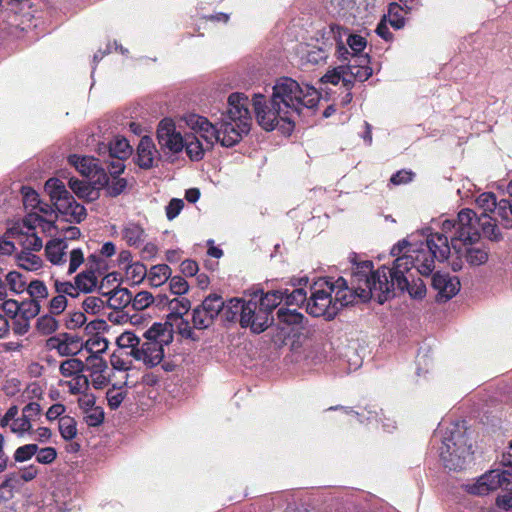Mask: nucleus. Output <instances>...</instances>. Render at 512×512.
<instances>
[{
    "mask_svg": "<svg viewBox=\"0 0 512 512\" xmlns=\"http://www.w3.org/2000/svg\"><path fill=\"white\" fill-rule=\"evenodd\" d=\"M449 255L448 236L431 233L426 239V245H422L415 255H404L395 259L391 268L383 265L374 270L371 261L367 285L372 290V298L383 304L394 297L397 290L401 293L408 292L412 298L422 299L426 294V285L421 278L414 279L412 268H416L423 276H429L435 268V260L443 262Z\"/></svg>",
    "mask_w": 512,
    "mask_h": 512,
    "instance_id": "1",
    "label": "nucleus"
},
{
    "mask_svg": "<svg viewBox=\"0 0 512 512\" xmlns=\"http://www.w3.org/2000/svg\"><path fill=\"white\" fill-rule=\"evenodd\" d=\"M320 101L319 92L310 85H300L290 77L279 78L273 86L269 102L263 94H254L252 105L258 124L266 131L279 129L290 135L295 118L303 109L313 110Z\"/></svg>",
    "mask_w": 512,
    "mask_h": 512,
    "instance_id": "2",
    "label": "nucleus"
},
{
    "mask_svg": "<svg viewBox=\"0 0 512 512\" xmlns=\"http://www.w3.org/2000/svg\"><path fill=\"white\" fill-rule=\"evenodd\" d=\"M370 266V260L355 262L349 280L338 277L325 281L327 289L313 288L306 303L307 313L332 320L343 307L372 299V290L367 285Z\"/></svg>",
    "mask_w": 512,
    "mask_h": 512,
    "instance_id": "3",
    "label": "nucleus"
},
{
    "mask_svg": "<svg viewBox=\"0 0 512 512\" xmlns=\"http://www.w3.org/2000/svg\"><path fill=\"white\" fill-rule=\"evenodd\" d=\"M478 221L474 210L464 208L459 211L457 219L443 221L440 232L448 236L450 252L453 250L454 254H464V258L472 266L482 265L488 260L487 249L475 246L480 239L476 226Z\"/></svg>",
    "mask_w": 512,
    "mask_h": 512,
    "instance_id": "4",
    "label": "nucleus"
},
{
    "mask_svg": "<svg viewBox=\"0 0 512 512\" xmlns=\"http://www.w3.org/2000/svg\"><path fill=\"white\" fill-rule=\"evenodd\" d=\"M248 97L235 92L228 97V109L222 113L219 121L220 144L223 147H233L238 144L251 127V114Z\"/></svg>",
    "mask_w": 512,
    "mask_h": 512,
    "instance_id": "5",
    "label": "nucleus"
},
{
    "mask_svg": "<svg viewBox=\"0 0 512 512\" xmlns=\"http://www.w3.org/2000/svg\"><path fill=\"white\" fill-rule=\"evenodd\" d=\"M472 453V444L465 423H452L445 432L440 452L444 466L449 470H461L465 466L466 458Z\"/></svg>",
    "mask_w": 512,
    "mask_h": 512,
    "instance_id": "6",
    "label": "nucleus"
},
{
    "mask_svg": "<svg viewBox=\"0 0 512 512\" xmlns=\"http://www.w3.org/2000/svg\"><path fill=\"white\" fill-rule=\"evenodd\" d=\"M501 463L509 467L507 470L493 469L485 473L476 483L467 486V491L473 495H487L491 491L502 488L506 491H512V442L508 450L502 455Z\"/></svg>",
    "mask_w": 512,
    "mask_h": 512,
    "instance_id": "7",
    "label": "nucleus"
},
{
    "mask_svg": "<svg viewBox=\"0 0 512 512\" xmlns=\"http://www.w3.org/2000/svg\"><path fill=\"white\" fill-rule=\"evenodd\" d=\"M68 162L82 176L90 179L94 185L103 186L108 184V174L99 159L93 156L72 154L68 157Z\"/></svg>",
    "mask_w": 512,
    "mask_h": 512,
    "instance_id": "8",
    "label": "nucleus"
},
{
    "mask_svg": "<svg viewBox=\"0 0 512 512\" xmlns=\"http://www.w3.org/2000/svg\"><path fill=\"white\" fill-rule=\"evenodd\" d=\"M223 309V298L217 294L208 295L192 312L193 327L198 330L207 329Z\"/></svg>",
    "mask_w": 512,
    "mask_h": 512,
    "instance_id": "9",
    "label": "nucleus"
},
{
    "mask_svg": "<svg viewBox=\"0 0 512 512\" xmlns=\"http://www.w3.org/2000/svg\"><path fill=\"white\" fill-rule=\"evenodd\" d=\"M187 125L200 134L207 144L213 145L215 142L220 143L219 122L211 123L206 117L197 114H190L186 117Z\"/></svg>",
    "mask_w": 512,
    "mask_h": 512,
    "instance_id": "10",
    "label": "nucleus"
},
{
    "mask_svg": "<svg viewBox=\"0 0 512 512\" xmlns=\"http://www.w3.org/2000/svg\"><path fill=\"white\" fill-rule=\"evenodd\" d=\"M432 287L438 292L437 299L447 301L460 290V281L456 276L448 273L436 272L432 276Z\"/></svg>",
    "mask_w": 512,
    "mask_h": 512,
    "instance_id": "11",
    "label": "nucleus"
},
{
    "mask_svg": "<svg viewBox=\"0 0 512 512\" xmlns=\"http://www.w3.org/2000/svg\"><path fill=\"white\" fill-rule=\"evenodd\" d=\"M5 236L16 239L19 245L22 246L23 251H40L43 246L42 239L35 231L22 230L19 224H13L9 227Z\"/></svg>",
    "mask_w": 512,
    "mask_h": 512,
    "instance_id": "12",
    "label": "nucleus"
},
{
    "mask_svg": "<svg viewBox=\"0 0 512 512\" xmlns=\"http://www.w3.org/2000/svg\"><path fill=\"white\" fill-rule=\"evenodd\" d=\"M47 346L55 349L61 356H74L82 347L81 339L70 333H60L47 340Z\"/></svg>",
    "mask_w": 512,
    "mask_h": 512,
    "instance_id": "13",
    "label": "nucleus"
},
{
    "mask_svg": "<svg viewBox=\"0 0 512 512\" xmlns=\"http://www.w3.org/2000/svg\"><path fill=\"white\" fill-rule=\"evenodd\" d=\"M327 35V41L333 42L335 45V55L341 62L352 61V52L346 46V42L343 40V35H347V29L343 28L338 24H330L329 29L324 32V36Z\"/></svg>",
    "mask_w": 512,
    "mask_h": 512,
    "instance_id": "14",
    "label": "nucleus"
},
{
    "mask_svg": "<svg viewBox=\"0 0 512 512\" xmlns=\"http://www.w3.org/2000/svg\"><path fill=\"white\" fill-rule=\"evenodd\" d=\"M55 209L65 216V220L70 223H81L87 216L85 207L78 203L71 194L57 202Z\"/></svg>",
    "mask_w": 512,
    "mask_h": 512,
    "instance_id": "15",
    "label": "nucleus"
},
{
    "mask_svg": "<svg viewBox=\"0 0 512 512\" xmlns=\"http://www.w3.org/2000/svg\"><path fill=\"white\" fill-rule=\"evenodd\" d=\"M109 277L110 275L105 276L99 286V292L108 296V306L113 310H121L131 305L132 293L127 288L117 287L111 291H104L105 282H109Z\"/></svg>",
    "mask_w": 512,
    "mask_h": 512,
    "instance_id": "16",
    "label": "nucleus"
},
{
    "mask_svg": "<svg viewBox=\"0 0 512 512\" xmlns=\"http://www.w3.org/2000/svg\"><path fill=\"white\" fill-rule=\"evenodd\" d=\"M164 344L160 342H144L140 349L134 351V357L146 365L154 367L164 358Z\"/></svg>",
    "mask_w": 512,
    "mask_h": 512,
    "instance_id": "17",
    "label": "nucleus"
},
{
    "mask_svg": "<svg viewBox=\"0 0 512 512\" xmlns=\"http://www.w3.org/2000/svg\"><path fill=\"white\" fill-rule=\"evenodd\" d=\"M349 63L346 64L347 75H350L354 80L359 82H364L368 80L372 74L373 69L370 66V56L368 54L365 55H355Z\"/></svg>",
    "mask_w": 512,
    "mask_h": 512,
    "instance_id": "18",
    "label": "nucleus"
},
{
    "mask_svg": "<svg viewBox=\"0 0 512 512\" xmlns=\"http://www.w3.org/2000/svg\"><path fill=\"white\" fill-rule=\"evenodd\" d=\"M155 152L153 140L149 136L142 137L137 147L136 164L142 169H150L153 166Z\"/></svg>",
    "mask_w": 512,
    "mask_h": 512,
    "instance_id": "19",
    "label": "nucleus"
},
{
    "mask_svg": "<svg viewBox=\"0 0 512 512\" xmlns=\"http://www.w3.org/2000/svg\"><path fill=\"white\" fill-rule=\"evenodd\" d=\"M145 342H160L168 344L172 336V324L170 323H154L147 331L144 332Z\"/></svg>",
    "mask_w": 512,
    "mask_h": 512,
    "instance_id": "20",
    "label": "nucleus"
},
{
    "mask_svg": "<svg viewBox=\"0 0 512 512\" xmlns=\"http://www.w3.org/2000/svg\"><path fill=\"white\" fill-rule=\"evenodd\" d=\"M67 243L64 239H52L45 246L47 259L54 265H61L66 262Z\"/></svg>",
    "mask_w": 512,
    "mask_h": 512,
    "instance_id": "21",
    "label": "nucleus"
},
{
    "mask_svg": "<svg viewBox=\"0 0 512 512\" xmlns=\"http://www.w3.org/2000/svg\"><path fill=\"white\" fill-rule=\"evenodd\" d=\"M96 273V269L91 265L75 276L74 280L79 292L90 293L96 288L98 283Z\"/></svg>",
    "mask_w": 512,
    "mask_h": 512,
    "instance_id": "22",
    "label": "nucleus"
},
{
    "mask_svg": "<svg viewBox=\"0 0 512 512\" xmlns=\"http://www.w3.org/2000/svg\"><path fill=\"white\" fill-rule=\"evenodd\" d=\"M145 236L143 227L134 222H129L122 229V238L129 246L138 247L144 242Z\"/></svg>",
    "mask_w": 512,
    "mask_h": 512,
    "instance_id": "23",
    "label": "nucleus"
},
{
    "mask_svg": "<svg viewBox=\"0 0 512 512\" xmlns=\"http://www.w3.org/2000/svg\"><path fill=\"white\" fill-rule=\"evenodd\" d=\"M323 39L325 41H323L322 46H313L307 51L306 60L308 63L318 65L326 62L333 47V42L327 41V35H323Z\"/></svg>",
    "mask_w": 512,
    "mask_h": 512,
    "instance_id": "24",
    "label": "nucleus"
},
{
    "mask_svg": "<svg viewBox=\"0 0 512 512\" xmlns=\"http://www.w3.org/2000/svg\"><path fill=\"white\" fill-rule=\"evenodd\" d=\"M507 193L510 199H501L498 201L497 208L494 212L501 218V224L505 228L512 226V219L510 218V215H512V180L507 186Z\"/></svg>",
    "mask_w": 512,
    "mask_h": 512,
    "instance_id": "25",
    "label": "nucleus"
},
{
    "mask_svg": "<svg viewBox=\"0 0 512 512\" xmlns=\"http://www.w3.org/2000/svg\"><path fill=\"white\" fill-rule=\"evenodd\" d=\"M44 190L49 195L54 206L57 202H60L70 194L66 189L65 184L58 178L48 179L45 183Z\"/></svg>",
    "mask_w": 512,
    "mask_h": 512,
    "instance_id": "26",
    "label": "nucleus"
},
{
    "mask_svg": "<svg viewBox=\"0 0 512 512\" xmlns=\"http://www.w3.org/2000/svg\"><path fill=\"white\" fill-rule=\"evenodd\" d=\"M172 270L167 264L154 265L147 271V278L152 287L163 285L171 276Z\"/></svg>",
    "mask_w": 512,
    "mask_h": 512,
    "instance_id": "27",
    "label": "nucleus"
},
{
    "mask_svg": "<svg viewBox=\"0 0 512 512\" xmlns=\"http://www.w3.org/2000/svg\"><path fill=\"white\" fill-rule=\"evenodd\" d=\"M497 199L494 193L492 192H484L480 194L476 199V204L479 208L483 210L481 216H477V219L479 221L476 223V226L478 227V224L482 219H485L486 217H490L489 213H494L497 208Z\"/></svg>",
    "mask_w": 512,
    "mask_h": 512,
    "instance_id": "28",
    "label": "nucleus"
},
{
    "mask_svg": "<svg viewBox=\"0 0 512 512\" xmlns=\"http://www.w3.org/2000/svg\"><path fill=\"white\" fill-rule=\"evenodd\" d=\"M106 149L110 158L127 159L132 153V148L124 137H116Z\"/></svg>",
    "mask_w": 512,
    "mask_h": 512,
    "instance_id": "29",
    "label": "nucleus"
},
{
    "mask_svg": "<svg viewBox=\"0 0 512 512\" xmlns=\"http://www.w3.org/2000/svg\"><path fill=\"white\" fill-rule=\"evenodd\" d=\"M243 308L244 300L234 298L230 299L227 303L223 301V309L221 310V312H223L225 320L229 322H234L235 320H237L238 316L239 320L242 319Z\"/></svg>",
    "mask_w": 512,
    "mask_h": 512,
    "instance_id": "30",
    "label": "nucleus"
},
{
    "mask_svg": "<svg viewBox=\"0 0 512 512\" xmlns=\"http://www.w3.org/2000/svg\"><path fill=\"white\" fill-rule=\"evenodd\" d=\"M85 369L86 365L82 360L71 357L60 364L59 372L63 377L69 378L83 373Z\"/></svg>",
    "mask_w": 512,
    "mask_h": 512,
    "instance_id": "31",
    "label": "nucleus"
},
{
    "mask_svg": "<svg viewBox=\"0 0 512 512\" xmlns=\"http://www.w3.org/2000/svg\"><path fill=\"white\" fill-rule=\"evenodd\" d=\"M184 147L191 160L199 161L203 158L204 149L198 137L194 135H187L185 137Z\"/></svg>",
    "mask_w": 512,
    "mask_h": 512,
    "instance_id": "32",
    "label": "nucleus"
},
{
    "mask_svg": "<svg viewBox=\"0 0 512 512\" xmlns=\"http://www.w3.org/2000/svg\"><path fill=\"white\" fill-rule=\"evenodd\" d=\"M284 293L281 290H273L269 291L266 294H264L258 302L260 307L267 310L269 313H272V311L282 302L284 301Z\"/></svg>",
    "mask_w": 512,
    "mask_h": 512,
    "instance_id": "33",
    "label": "nucleus"
},
{
    "mask_svg": "<svg viewBox=\"0 0 512 512\" xmlns=\"http://www.w3.org/2000/svg\"><path fill=\"white\" fill-rule=\"evenodd\" d=\"M59 323L52 314H45L36 320V330L40 335L48 336L58 329Z\"/></svg>",
    "mask_w": 512,
    "mask_h": 512,
    "instance_id": "34",
    "label": "nucleus"
},
{
    "mask_svg": "<svg viewBox=\"0 0 512 512\" xmlns=\"http://www.w3.org/2000/svg\"><path fill=\"white\" fill-rule=\"evenodd\" d=\"M68 185L79 198H84L90 201L94 199L92 196L95 193L94 187H92L90 183L72 177L70 178Z\"/></svg>",
    "mask_w": 512,
    "mask_h": 512,
    "instance_id": "35",
    "label": "nucleus"
},
{
    "mask_svg": "<svg viewBox=\"0 0 512 512\" xmlns=\"http://www.w3.org/2000/svg\"><path fill=\"white\" fill-rule=\"evenodd\" d=\"M59 432L63 439L72 440L77 435V423L76 420L69 416L65 415L59 418L58 420Z\"/></svg>",
    "mask_w": 512,
    "mask_h": 512,
    "instance_id": "36",
    "label": "nucleus"
},
{
    "mask_svg": "<svg viewBox=\"0 0 512 512\" xmlns=\"http://www.w3.org/2000/svg\"><path fill=\"white\" fill-rule=\"evenodd\" d=\"M404 7L396 2L390 3L388 7V21L395 29H401L405 25Z\"/></svg>",
    "mask_w": 512,
    "mask_h": 512,
    "instance_id": "37",
    "label": "nucleus"
},
{
    "mask_svg": "<svg viewBox=\"0 0 512 512\" xmlns=\"http://www.w3.org/2000/svg\"><path fill=\"white\" fill-rule=\"evenodd\" d=\"M71 380L65 381L64 386L72 395L82 394L89 388V380L83 373L70 377Z\"/></svg>",
    "mask_w": 512,
    "mask_h": 512,
    "instance_id": "38",
    "label": "nucleus"
},
{
    "mask_svg": "<svg viewBox=\"0 0 512 512\" xmlns=\"http://www.w3.org/2000/svg\"><path fill=\"white\" fill-rule=\"evenodd\" d=\"M479 225H481L484 236L489 240L498 242L502 239V233L497 226L496 219H493L491 216L486 217L479 222Z\"/></svg>",
    "mask_w": 512,
    "mask_h": 512,
    "instance_id": "39",
    "label": "nucleus"
},
{
    "mask_svg": "<svg viewBox=\"0 0 512 512\" xmlns=\"http://www.w3.org/2000/svg\"><path fill=\"white\" fill-rule=\"evenodd\" d=\"M277 318L280 323L286 325H299L304 319V315L296 309L281 307L277 311Z\"/></svg>",
    "mask_w": 512,
    "mask_h": 512,
    "instance_id": "40",
    "label": "nucleus"
},
{
    "mask_svg": "<svg viewBox=\"0 0 512 512\" xmlns=\"http://www.w3.org/2000/svg\"><path fill=\"white\" fill-rule=\"evenodd\" d=\"M270 315L271 313H269L264 308L260 307L258 313L255 315V318H253V320L250 321L248 327L254 333H261L265 331V329L268 328L269 326L270 320H272Z\"/></svg>",
    "mask_w": 512,
    "mask_h": 512,
    "instance_id": "41",
    "label": "nucleus"
},
{
    "mask_svg": "<svg viewBox=\"0 0 512 512\" xmlns=\"http://www.w3.org/2000/svg\"><path fill=\"white\" fill-rule=\"evenodd\" d=\"M127 180L119 176H112L111 180L108 176V184L98 186V188H106L107 194L111 197L119 196L127 187Z\"/></svg>",
    "mask_w": 512,
    "mask_h": 512,
    "instance_id": "42",
    "label": "nucleus"
},
{
    "mask_svg": "<svg viewBox=\"0 0 512 512\" xmlns=\"http://www.w3.org/2000/svg\"><path fill=\"white\" fill-rule=\"evenodd\" d=\"M191 307V302L187 298H174L169 302V309L171 313L169 318H181L186 314Z\"/></svg>",
    "mask_w": 512,
    "mask_h": 512,
    "instance_id": "43",
    "label": "nucleus"
},
{
    "mask_svg": "<svg viewBox=\"0 0 512 512\" xmlns=\"http://www.w3.org/2000/svg\"><path fill=\"white\" fill-rule=\"evenodd\" d=\"M184 141L185 138H183L180 133L174 132L170 133L169 137L163 138L159 144L162 148H167L173 153H178L184 148Z\"/></svg>",
    "mask_w": 512,
    "mask_h": 512,
    "instance_id": "44",
    "label": "nucleus"
},
{
    "mask_svg": "<svg viewBox=\"0 0 512 512\" xmlns=\"http://www.w3.org/2000/svg\"><path fill=\"white\" fill-rule=\"evenodd\" d=\"M7 284L10 290L15 293H21L27 288L25 276L17 271H11L6 275Z\"/></svg>",
    "mask_w": 512,
    "mask_h": 512,
    "instance_id": "45",
    "label": "nucleus"
},
{
    "mask_svg": "<svg viewBox=\"0 0 512 512\" xmlns=\"http://www.w3.org/2000/svg\"><path fill=\"white\" fill-rule=\"evenodd\" d=\"M126 274L133 283L139 284L147 277V268L140 262L131 263L126 267Z\"/></svg>",
    "mask_w": 512,
    "mask_h": 512,
    "instance_id": "46",
    "label": "nucleus"
},
{
    "mask_svg": "<svg viewBox=\"0 0 512 512\" xmlns=\"http://www.w3.org/2000/svg\"><path fill=\"white\" fill-rule=\"evenodd\" d=\"M20 310H19V316L31 320L35 318L41 310V306L39 301L36 300H26L20 302Z\"/></svg>",
    "mask_w": 512,
    "mask_h": 512,
    "instance_id": "47",
    "label": "nucleus"
},
{
    "mask_svg": "<svg viewBox=\"0 0 512 512\" xmlns=\"http://www.w3.org/2000/svg\"><path fill=\"white\" fill-rule=\"evenodd\" d=\"M284 293V302L286 305H301L307 302V292L303 288H294L291 292L288 289L282 290Z\"/></svg>",
    "mask_w": 512,
    "mask_h": 512,
    "instance_id": "48",
    "label": "nucleus"
},
{
    "mask_svg": "<svg viewBox=\"0 0 512 512\" xmlns=\"http://www.w3.org/2000/svg\"><path fill=\"white\" fill-rule=\"evenodd\" d=\"M346 36V44L352 51V58L355 57V55H364L362 52L367 45L366 39L361 35L349 34L348 32Z\"/></svg>",
    "mask_w": 512,
    "mask_h": 512,
    "instance_id": "49",
    "label": "nucleus"
},
{
    "mask_svg": "<svg viewBox=\"0 0 512 512\" xmlns=\"http://www.w3.org/2000/svg\"><path fill=\"white\" fill-rule=\"evenodd\" d=\"M259 309L260 305L258 304L257 301H244L243 315L242 319H240V325L243 328H248L250 321H252L253 318H255V315L258 313Z\"/></svg>",
    "mask_w": 512,
    "mask_h": 512,
    "instance_id": "50",
    "label": "nucleus"
},
{
    "mask_svg": "<svg viewBox=\"0 0 512 512\" xmlns=\"http://www.w3.org/2000/svg\"><path fill=\"white\" fill-rule=\"evenodd\" d=\"M28 294L30 295V300L39 301L40 299H45L48 297V290L43 281L40 280H32L26 288Z\"/></svg>",
    "mask_w": 512,
    "mask_h": 512,
    "instance_id": "51",
    "label": "nucleus"
},
{
    "mask_svg": "<svg viewBox=\"0 0 512 512\" xmlns=\"http://www.w3.org/2000/svg\"><path fill=\"white\" fill-rule=\"evenodd\" d=\"M126 391H123L122 388H117L115 385L112 388H109L106 392V399L108 402V406L111 410H116L120 407L123 400L126 397Z\"/></svg>",
    "mask_w": 512,
    "mask_h": 512,
    "instance_id": "52",
    "label": "nucleus"
},
{
    "mask_svg": "<svg viewBox=\"0 0 512 512\" xmlns=\"http://www.w3.org/2000/svg\"><path fill=\"white\" fill-rule=\"evenodd\" d=\"M19 266L27 271L36 270L41 265V260L38 256L31 254L29 251H22L18 256Z\"/></svg>",
    "mask_w": 512,
    "mask_h": 512,
    "instance_id": "53",
    "label": "nucleus"
},
{
    "mask_svg": "<svg viewBox=\"0 0 512 512\" xmlns=\"http://www.w3.org/2000/svg\"><path fill=\"white\" fill-rule=\"evenodd\" d=\"M86 368L90 370L91 376L96 375L99 372H105L108 368L107 362L97 354H91L86 359Z\"/></svg>",
    "mask_w": 512,
    "mask_h": 512,
    "instance_id": "54",
    "label": "nucleus"
},
{
    "mask_svg": "<svg viewBox=\"0 0 512 512\" xmlns=\"http://www.w3.org/2000/svg\"><path fill=\"white\" fill-rule=\"evenodd\" d=\"M152 303H154V296L148 291H141L135 296L132 295L131 306L134 310H143Z\"/></svg>",
    "mask_w": 512,
    "mask_h": 512,
    "instance_id": "55",
    "label": "nucleus"
},
{
    "mask_svg": "<svg viewBox=\"0 0 512 512\" xmlns=\"http://www.w3.org/2000/svg\"><path fill=\"white\" fill-rule=\"evenodd\" d=\"M38 451L37 444H26L18 447L14 452L15 462H25L30 460Z\"/></svg>",
    "mask_w": 512,
    "mask_h": 512,
    "instance_id": "56",
    "label": "nucleus"
},
{
    "mask_svg": "<svg viewBox=\"0 0 512 512\" xmlns=\"http://www.w3.org/2000/svg\"><path fill=\"white\" fill-rule=\"evenodd\" d=\"M21 194L23 197V204L26 208L36 209L39 204H41V200L39 198V194L31 187L23 186L21 189Z\"/></svg>",
    "mask_w": 512,
    "mask_h": 512,
    "instance_id": "57",
    "label": "nucleus"
},
{
    "mask_svg": "<svg viewBox=\"0 0 512 512\" xmlns=\"http://www.w3.org/2000/svg\"><path fill=\"white\" fill-rule=\"evenodd\" d=\"M422 245H426L425 243H421L419 248L413 249L412 246L409 244L408 241L402 240L399 241L397 244H395L391 249V255L395 256L396 259L399 257H402L404 255H415L416 251H418Z\"/></svg>",
    "mask_w": 512,
    "mask_h": 512,
    "instance_id": "58",
    "label": "nucleus"
},
{
    "mask_svg": "<svg viewBox=\"0 0 512 512\" xmlns=\"http://www.w3.org/2000/svg\"><path fill=\"white\" fill-rule=\"evenodd\" d=\"M140 343L139 337L132 332H124L117 338V344L120 348H131L132 354Z\"/></svg>",
    "mask_w": 512,
    "mask_h": 512,
    "instance_id": "59",
    "label": "nucleus"
},
{
    "mask_svg": "<svg viewBox=\"0 0 512 512\" xmlns=\"http://www.w3.org/2000/svg\"><path fill=\"white\" fill-rule=\"evenodd\" d=\"M169 288L174 295L186 294L189 290L188 282L182 276H170Z\"/></svg>",
    "mask_w": 512,
    "mask_h": 512,
    "instance_id": "60",
    "label": "nucleus"
},
{
    "mask_svg": "<svg viewBox=\"0 0 512 512\" xmlns=\"http://www.w3.org/2000/svg\"><path fill=\"white\" fill-rule=\"evenodd\" d=\"M82 308L86 313L98 314L104 308V301L99 297L89 296L83 301Z\"/></svg>",
    "mask_w": 512,
    "mask_h": 512,
    "instance_id": "61",
    "label": "nucleus"
},
{
    "mask_svg": "<svg viewBox=\"0 0 512 512\" xmlns=\"http://www.w3.org/2000/svg\"><path fill=\"white\" fill-rule=\"evenodd\" d=\"M84 413L86 414L84 419L88 426L96 427L101 425L104 421L105 414L101 407H94L88 412Z\"/></svg>",
    "mask_w": 512,
    "mask_h": 512,
    "instance_id": "62",
    "label": "nucleus"
},
{
    "mask_svg": "<svg viewBox=\"0 0 512 512\" xmlns=\"http://www.w3.org/2000/svg\"><path fill=\"white\" fill-rule=\"evenodd\" d=\"M55 290L58 293V295H68L72 298H76L79 295V291L78 288L76 287V284H73L69 281L61 282L59 280H56Z\"/></svg>",
    "mask_w": 512,
    "mask_h": 512,
    "instance_id": "63",
    "label": "nucleus"
},
{
    "mask_svg": "<svg viewBox=\"0 0 512 512\" xmlns=\"http://www.w3.org/2000/svg\"><path fill=\"white\" fill-rule=\"evenodd\" d=\"M346 65H340L337 68L327 71L321 78L323 83H330L333 85H337L343 75H347L346 69H343Z\"/></svg>",
    "mask_w": 512,
    "mask_h": 512,
    "instance_id": "64",
    "label": "nucleus"
}]
</instances>
